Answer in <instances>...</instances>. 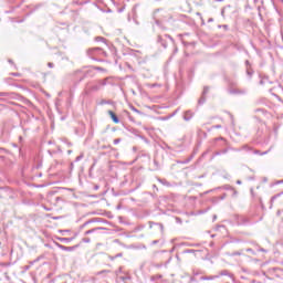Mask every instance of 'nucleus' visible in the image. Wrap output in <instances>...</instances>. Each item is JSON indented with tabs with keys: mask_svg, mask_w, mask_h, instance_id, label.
Listing matches in <instances>:
<instances>
[{
	"mask_svg": "<svg viewBox=\"0 0 283 283\" xmlns=\"http://www.w3.org/2000/svg\"><path fill=\"white\" fill-rule=\"evenodd\" d=\"M108 115L111 116L113 123H120V119H118V116H116V114L113 111H108Z\"/></svg>",
	"mask_w": 283,
	"mask_h": 283,
	"instance_id": "f257e3e1",
	"label": "nucleus"
},
{
	"mask_svg": "<svg viewBox=\"0 0 283 283\" xmlns=\"http://www.w3.org/2000/svg\"><path fill=\"white\" fill-rule=\"evenodd\" d=\"M56 247L62 251H74V247H65L63 244L56 243Z\"/></svg>",
	"mask_w": 283,
	"mask_h": 283,
	"instance_id": "f03ea898",
	"label": "nucleus"
},
{
	"mask_svg": "<svg viewBox=\"0 0 283 283\" xmlns=\"http://www.w3.org/2000/svg\"><path fill=\"white\" fill-rule=\"evenodd\" d=\"M193 116V113H191L190 111L186 112L185 115H184V119L185 120H191Z\"/></svg>",
	"mask_w": 283,
	"mask_h": 283,
	"instance_id": "7ed1b4c3",
	"label": "nucleus"
},
{
	"mask_svg": "<svg viewBox=\"0 0 283 283\" xmlns=\"http://www.w3.org/2000/svg\"><path fill=\"white\" fill-rule=\"evenodd\" d=\"M60 242H72V239H70V238H61Z\"/></svg>",
	"mask_w": 283,
	"mask_h": 283,
	"instance_id": "20e7f679",
	"label": "nucleus"
},
{
	"mask_svg": "<svg viewBox=\"0 0 283 283\" xmlns=\"http://www.w3.org/2000/svg\"><path fill=\"white\" fill-rule=\"evenodd\" d=\"M96 230H98V228L91 229V230L85 232V235H90V233H94V231H96Z\"/></svg>",
	"mask_w": 283,
	"mask_h": 283,
	"instance_id": "39448f33",
	"label": "nucleus"
},
{
	"mask_svg": "<svg viewBox=\"0 0 283 283\" xmlns=\"http://www.w3.org/2000/svg\"><path fill=\"white\" fill-rule=\"evenodd\" d=\"M208 92H209V87L206 86V87L203 88V95H205V94H208Z\"/></svg>",
	"mask_w": 283,
	"mask_h": 283,
	"instance_id": "423d86ee",
	"label": "nucleus"
},
{
	"mask_svg": "<svg viewBox=\"0 0 283 283\" xmlns=\"http://www.w3.org/2000/svg\"><path fill=\"white\" fill-rule=\"evenodd\" d=\"M216 277H218V276H207V277H205V280H216Z\"/></svg>",
	"mask_w": 283,
	"mask_h": 283,
	"instance_id": "0eeeda50",
	"label": "nucleus"
},
{
	"mask_svg": "<svg viewBox=\"0 0 283 283\" xmlns=\"http://www.w3.org/2000/svg\"><path fill=\"white\" fill-rule=\"evenodd\" d=\"M120 143V138L114 139V145H118Z\"/></svg>",
	"mask_w": 283,
	"mask_h": 283,
	"instance_id": "6e6552de",
	"label": "nucleus"
},
{
	"mask_svg": "<svg viewBox=\"0 0 283 283\" xmlns=\"http://www.w3.org/2000/svg\"><path fill=\"white\" fill-rule=\"evenodd\" d=\"M48 67H54V63L49 62V63H48Z\"/></svg>",
	"mask_w": 283,
	"mask_h": 283,
	"instance_id": "1a4fd4ad",
	"label": "nucleus"
},
{
	"mask_svg": "<svg viewBox=\"0 0 283 283\" xmlns=\"http://www.w3.org/2000/svg\"><path fill=\"white\" fill-rule=\"evenodd\" d=\"M133 112H136V114H142L140 111L136 109L135 107H133Z\"/></svg>",
	"mask_w": 283,
	"mask_h": 283,
	"instance_id": "9d476101",
	"label": "nucleus"
},
{
	"mask_svg": "<svg viewBox=\"0 0 283 283\" xmlns=\"http://www.w3.org/2000/svg\"><path fill=\"white\" fill-rule=\"evenodd\" d=\"M213 127H214V129H220L222 126L221 125H216Z\"/></svg>",
	"mask_w": 283,
	"mask_h": 283,
	"instance_id": "9b49d317",
	"label": "nucleus"
},
{
	"mask_svg": "<svg viewBox=\"0 0 283 283\" xmlns=\"http://www.w3.org/2000/svg\"><path fill=\"white\" fill-rule=\"evenodd\" d=\"M0 96H8V93H0Z\"/></svg>",
	"mask_w": 283,
	"mask_h": 283,
	"instance_id": "f8f14e48",
	"label": "nucleus"
},
{
	"mask_svg": "<svg viewBox=\"0 0 283 283\" xmlns=\"http://www.w3.org/2000/svg\"><path fill=\"white\" fill-rule=\"evenodd\" d=\"M81 158H83V156H77V157H76V160H81Z\"/></svg>",
	"mask_w": 283,
	"mask_h": 283,
	"instance_id": "ddd939ff",
	"label": "nucleus"
},
{
	"mask_svg": "<svg viewBox=\"0 0 283 283\" xmlns=\"http://www.w3.org/2000/svg\"><path fill=\"white\" fill-rule=\"evenodd\" d=\"M238 94H244V91L237 92Z\"/></svg>",
	"mask_w": 283,
	"mask_h": 283,
	"instance_id": "4468645a",
	"label": "nucleus"
},
{
	"mask_svg": "<svg viewBox=\"0 0 283 283\" xmlns=\"http://www.w3.org/2000/svg\"><path fill=\"white\" fill-rule=\"evenodd\" d=\"M237 185H242V181L238 180V181H237Z\"/></svg>",
	"mask_w": 283,
	"mask_h": 283,
	"instance_id": "2eb2a0df",
	"label": "nucleus"
},
{
	"mask_svg": "<svg viewBox=\"0 0 283 283\" xmlns=\"http://www.w3.org/2000/svg\"><path fill=\"white\" fill-rule=\"evenodd\" d=\"M101 40H103V38H96V41H101Z\"/></svg>",
	"mask_w": 283,
	"mask_h": 283,
	"instance_id": "dca6fc26",
	"label": "nucleus"
},
{
	"mask_svg": "<svg viewBox=\"0 0 283 283\" xmlns=\"http://www.w3.org/2000/svg\"><path fill=\"white\" fill-rule=\"evenodd\" d=\"M84 242H90V239H84Z\"/></svg>",
	"mask_w": 283,
	"mask_h": 283,
	"instance_id": "f3484780",
	"label": "nucleus"
},
{
	"mask_svg": "<svg viewBox=\"0 0 283 283\" xmlns=\"http://www.w3.org/2000/svg\"><path fill=\"white\" fill-rule=\"evenodd\" d=\"M153 244H158V241H153Z\"/></svg>",
	"mask_w": 283,
	"mask_h": 283,
	"instance_id": "a211bd4d",
	"label": "nucleus"
},
{
	"mask_svg": "<svg viewBox=\"0 0 283 283\" xmlns=\"http://www.w3.org/2000/svg\"><path fill=\"white\" fill-rule=\"evenodd\" d=\"M234 255H240V252H235Z\"/></svg>",
	"mask_w": 283,
	"mask_h": 283,
	"instance_id": "6ab92c4d",
	"label": "nucleus"
},
{
	"mask_svg": "<svg viewBox=\"0 0 283 283\" xmlns=\"http://www.w3.org/2000/svg\"><path fill=\"white\" fill-rule=\"evenodd\" d=\"M203 101H205V99L201 98V99L199 101V103H203Z\"/></svg>",
	"mask_w": 283,
	"mask_h": 283,
	"instance_id": "aec40b11",
	"label": "nucleus"
},
{
	"mask_svg": "<svg viewBox=\"0 0 283 283\" xmlns=\"http://www.w3.org/2000/svg\"><path fill=\"white\" fill-rule=\"evenodd\" d=\"M175 52H178V48H175Z\"/></svg>",
	"mask_w": 283,
	"mask_h": 283,
	"instance_id": "412c9836",
	"label": "nucleus"
},
{
	"mask_svg": "<svg viewBox=\"0 0 283 283\" xmlns=\"http://www.w3.org/2000/svg\"><path fill=\"white\" fill-rule=\"evenodd\" d=\"M94 70H98V66H94Z\"/></svg>",
	"mask_w": 283,
	"mask_h": 283,
	"instance_id": "4be33fe9",
	"label": "nucleus"
},
{
	"mask_svg": "<svg viewBox=\"0 0 283 283\" xmlns=\"http://www.w3.org/2000/svg\"><path fill=\"white\" fill-rule=\"evenodd\" d=\"M277 213H282V210H279Z\"/></svg>",
	"mask_w": 283,
	"mask_h": 283,
	"instance_id": "5701e85b",
	"label": "nucleus"
},
{
	"mask_svg": "<svg viewBox=\"0 0 283 283\" xmlns=\"http://www.w3.org/2000/svg\"><path fill=\"white\" fill-rule=\"evenodd\" d=\"M9 63H12V61H11V60H9Z\"/></svg>",
	"mask_w": 283,
	"mask_h": 283,
	"instance_id": "b1692460",
	"label": "nucleus"
}]
</instances>
